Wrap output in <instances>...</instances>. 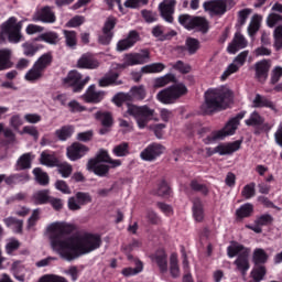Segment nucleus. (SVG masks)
<instances>
[{"mask_svg": "<svg viewBox=\"0 0 282 282\" xmlns=\"http://www.w3.org/2000/svg\"><path fill=\"white\" fill-rule=\"evenodd\" d=\"M135 268H126L122 270L123 276H135V274H140L143 270V265L140 261H137Z\"/></svg>", "mask_w": 282, "mask_h": 282, "instance_id": "58", "label": "nucleus"}, {"mask_svg": "<svg viewBox=\"0 0 282 282\" xmlns=\"http://www.w3.org/2000/svg\"><path fill=\"white\" fill-rule=\"evenodd\" d=\"M3 221L7 226V228H11V230H13V232H15V234L23 232V220L17 219L14 217H8Z\"/></svg>", "mask_w": 282, "mask_h": 282, "instance_id": "36", "label": "nucleus"}, {"mask_svg": "<svg viewBox=\"0 0 282 282\" xmlns=\"http://www.w3.org/2000/svg\"><path fill=\"white\" fill-rule=\"evenodd\" d=\"M166 151V148L160 143H152L148 145L141 153V160L145 162H153V160H158L160 155H162Z\"/></svg>", "mask_w": 282, "mask_h": 282, "instance_id": "13", "label": "nucleus"}, {"mask_svg": "<svg viewBox=\"0 0 282 282\" xmlns=\"http://www.w3.org/2000/svg\"><path fill=\"white\" fill-rule=\"evenodd\" d=\"M170 273L173 279H177L180 276V264L177 263V256L172 253L170 257Z\"/></svg>", "mask_w": 282, "mask_h": 282, "instance_id": "48", "label": "nucleus"}, {"mask_svg": "<svg viewBox=\"0 0 282 282\" xmlns=\"http://www.w3.org/2000/svg\"><path fill=\"white\" fill-rule=\"evenodd\" d=\"M96 120H100L102 127H111L113 124V118L111 117V113L109 112H96L95 113Z\"/></svg>", "mask_w": 282, "mask_h": 282, "instance_id": "51", "label": "nucleus"}, {"mask_svg": "<svg viewBox=\"0 0 282 282\" xmlns=\"http://www.w3.org/2000/svg\"><path fill=\"white\" fill-rule=\"evenodd\" d=\"M63 34H64V39H65V43H66L67 47H75L77 45L78 37H77L75 31L64 30Z\"/></svg>", "mask_w": 282, "mask_h": 282, "instance_id": "50", "label": "nucleus"}, {"mask_svg": "<svg viewBox=\"0 0 282 282\" xmlns=\"http://www.w3.org/2000/svg\"><path fill=\"white\" fill-rule=\"evenodd\" d=\"M151 59V53L143 50L140 53H128L123 56L122 64H112V69H127V67H133V65H144Z\"/></svg>", "mask_w": 282, "mask_h": 282, "instance_id": "9", "label": "nucleus"}, {"mask_svg": "<svg viewBox=\"0 0 282 282\" xmlns=\"http://www.w3.org/2000/svg\"><path fill=\"white\" fill-rule=\"evenodd\" d=\"M40 282H68L67 279L56 274H45L40 279Z\"/></svg>", "mask_w": 282, "mask_h": 282, "instance_id": "64", "label": "nucleus"}, {"mask_svg": "<svg viewBox=\"0 0 282 282\" xmlns=\"http://www.w3.org/2000/svg\"><path fill=\"white\" fill-rule=\"evenodd\" d=\"M32 160H34V154H22L17 161V171H25V169H32Z\"/></svg>", "mask_w": 282, "mask_h": 282, "instance_id": "30", "label": "nucleus"}, {"mask_svg": "<svg viewBox=\"0 0 282 282\" xmlns=\"http://www.w3.org/2000/svg\"><path fill=\"white\" fill-rule=\"evenodd\" d=\"M232 105V91L226 86L209 88L205 91V102L200 106L204 113H215L224 111Z\"/></svg>", "mask_w": 282, "mask_h": 282, "instance_id": "2", "label": "nucleus"}, {"mask_svg": "<svg viewBox=\"0 0 282 282\" xmlns=\"http://www.w3.org/2000/svg\"><path fill=\"white\" fill-rule=\"evenodd\" d=\"M0 45H3L9 41V43H21V23L17 22V18L11 17L2 23L0 26Z\"/></svg>", "mask_w": 282, "mask_h": 282, "instance_id": "5", "label": "nucleus"}, {"mask_svg": "<svg viewBox=\"0 0 282 282\" xmlns=\"http://www.w3.org/2000/svg\"><path fill=\"white\" fill-rule=\"evenodd\" d=\"M106 93L104 90L96 89V85H90L84 95H82V100H85L91 105H98L105 100Z\"/></svg>", "mask_w": 282, "mask_h": 282, "instance_id": "14", "label": "nucleus"}, {"mask_svg": "<svg viewBox=\"0 0 282 282\" xmlns=\"http://www.w3.org/2000/svg\"><path fill=\"white\" fill-rule=\"evenodd\" d=\"M153 36L155 39H159V41H166V39H171V36H175V31H172L171 33L164 35V30L162 26H154L152 30Z\"/></svg>", "mask_w": 282, "mask_h": 282, "instance_id": "53", "label": "nucleus"}, {"mask_svg": "<svg viewBox=\"0 0 282 282\" xmlns=\"http://www.w3.org/2000/svg\"><path fill=\"white\" fill-rule=\"evenodd\" d=\"M254 187H256L254 183H250L246 185L241 191L242 197H245V199H252V197H254L256 195Z\"/></svg>", "mask_w": 282, "mask_h": 282, "instance_id": "61", "label": "nucleus"}, {"mask_svg": "<svg viewBox=\"0 0 282 282\" xmlns=\"http://www.w3.org/2000/svg\"><path fill=\"white\" fill-rule=\"evenodd\" d=\"M164 69H166V65L163 63H152L141 67V74H161Z\"/></svg>", "mask_w": 282, "mask_h": 282, "instance_id": "38", "label": "nucleus"}, {"mask_svg": "<svg viewBox=\"0 0 282 282\" xmlns=\"http://www.w3.org/2000/svg\"><path fill=\"white\" fill-rule=\"evenodd\" d=\"M138 41H140V34L135 31H130L126 39L120 40L117 43V52H127V50H131Z\"/></svg>", "mask_w": 282, "mask_h": 282, "instance_id": "19", "label": "nucleus"}, {"mask_svg": "<svg viewBox=\"0 0 282 282\" xmlns=\"http://www.w3.org/2000/svg\"><path fill=\"white\" fill-rule=\"evenodd\" d=\"M264 119L259 115V112L253 111L250 113L249 118L245 121L247 127H261L263 124Z\"/></svg>", "mask_w": 282, "mask_h": 282, "instance_id": "42", "label": "nucleus"}, {"mask_svg": "<svg viewBox=\"0 0 282 282\" xmlns=\"http://www.w3.org/2000/svg\"><path fill=\"white\" fill-rule=\"evenodd\" d=\"M188 88L183 83L174 84L156 94V100L162 105H175L182 96H186Z\"/></svg>", "mask_w": 282, "mask_h": 282, "instance_id": "6", "label": "nucleus"}, {"mask_svg": "<svg viewBox=\"0 0 282 282\" xmlns=\"http://www.w3.org/2000/svg\"><path fill=\"white\" fill-rule=\"evenodd\" d=\"M252 107L261 108V107H268V109H272L273 111L276 109L274 104L270 101L267 97H263L261 95H256V97L252 100Z\"/></svg>", "mask_w": 282, "mask_h": 282, "instance_id": "35", "label": "nucleus"}, {"mask_svg": "<svg viewBox=\"0 0 282 282\" xmlns=\"http://www.w3.org/2000/svg\"><path fill=\"white\" fill-rule=\"evenodd\" d=\"M270 67H272V62L270 59H262L254 64L256 78L259 83H265V80H268Z\"/></svg>", "mask_w": 282, "mask_h": 282, "instance_id": "16", "label": "nucleus"}, {"mask_svg": "<svg viewBox=\"0 0 282 282\" xmlns=\"http://www.w3.org/2000/svg\"><path fill=\"white\" fill-rule=\"evenodd\" d=\"M58 173L62 175V177L67 178L69 175H72L73 167L69 163L64 162L58 164L57 163Z\"/></svg>", "mask_w": 282, "mask_h": 282, "instance_id": "59", "label": "nucleus"}, {"mask_svg": "<svg viewBox=\"0 0 282 282\" xmlns=\"http://www.w3.org/2000/svg\"><path fill=\"white\" fill-rule=\"evenodd\" d=\"M11 58H12V50L10 48L0 50V72L10 69Z\"/></svg>", "mask_w": 282, "mask_h": 282, "instance_id": "34", "label": "nucleus"}, {"mask_svg": "<svg viewBox=\"0 0 282 282\" xmlns=\"http://www.w3.org/2000/svg\"><path fill=\"white\" fill-rule=\"evenodd\" d=\"M267 25L269 28H282V17L276 13H271L267 18Z\"/></svg>", "mask_w": 282, "mask_h": 282, "instance_id": "56", "label": "nucleus"}, {"mask_svg": "<svg viewBox=\"0 0 282 282\" xmlns=\"http://www.w3.org/2000/svg\"><path fill=\"white\" fill-rule=\"evenodd\" d=\"M90 79L91 78L89 76H86L83 79V75H80L78 70H70L65 78V83L66 85L73 87L74 94H80V91H83L84 87L87 83H89Z\"/></svg>", "mask_w": 282, "mask_h": 282, "instance_id": "11", "label": "nucleus"}, {"mask_svg": "<svg viewBox=\"0 0 282 282\" xmlns=\"http://www.w3.org/2000/svg\"><path fill=\"white\" fill-rule=\"evenodd\" d=\"M251 276L254 282L263 281V276H265V267H256L251 272Z\"/></svg>", "mask_w": 282, "mask_h": 282, "instance_id": "62", "label": "nucleus"}, {"mask_svg": "<svg viewBox=\"0 0 282 282\" xmlns=\"http://www.w3.org/2000/svg\"><path fill=\"white\" fill-rule=\"evenodd\" d=\"M33 175L41 186H47V184H50V176L40 167L33 170Z\"/></svg>", "mask_w": 282, "mask_h": 282, "instance_id": "43", "label": "nucleus"}, {"mask_svg": "<svg viewBox=\"0 0 282 282\" xmlns=\"http://www.w3.org/2000/svg\"><path fill=\"white\" fill-rule=\"evenodd\" d=\"M70 113H83L87 111V107L83 106L78 100L73 99L67 104Z\"/></svg>", "mask_w": 282, "mask_h": 282, "instance_id": "54", "label": "nucleus"}, {"mask_svg": "<svg viewBox=\"0 0 282 282\" xmlns=\"http://www.w3.org/2000/svg\"><path fill=\"white\" fill-rule=\"evenodd\" d=\"M50 191L48 189H41L33 193L32 202L36 206H42L43 204H47L50 202Z\"/></svg>", "mask_w": 282, "mask_h": 282, "instance_id": "32", "label": "nucleus"}, {"mask_svg": "<svg viewBox=\"0 0 282 282\" xmlns=\"http://www.w3.org/2000/svg\"><path fill=\"white\" fill-rule=\"evenodd\" d=\"M192 213L195 221H204V203L199 198L193 202Z\"/></svg>", "mask_w": 282, "mask_h": 282, "instance_id": "31", "label": "nucleus"}, {"mask_svg": "<svg viewBox=\"0 0 282 282\" xmlns=\"http://www.w3.org/2000/svg\"><path fill=\"white\" fill-rule=\"evenodd\" d=\"M275 50L282 48V26H276L273 32Z\"/></svg>", "mask_w": 282, "mask_h": 282, "instance_id": "63", "label": "nucleus"}, {"mask_svg": "<svg viewBox=\"0 0 282 282\" xmlns=\"http://www.w3.org/2000/svg\"><path fill=\"white\" fill-rule=\"evenodd\" d=\"M40 164L43 166H48L50 169H54V166H58V159L56 155L50 151H43L40 156Z\"/></svg>", "mask_w": 282, "mask_h": 282, "instance_id": "27", "label": "nucleus"}, {"mask_svg": "<svg viewBox=\"0 0 282 282\" xmlns=\"http://www.w3.org/2000/svg\"><path fill=\"white\" fill-rule=\"evenodd\" d=\"M203 8L206 12L212 14H224L226 12V1L224 0H212L204 2Z\"/></svg>", "mask_w": 282, "mask_h": 282, "instance_id": "24", "label": "nucleus"}, {"mask_svg": "<svg viewBox=\"0 0 282 282\" xmlns=\"http://www.w3.org/2000/svg\"><path fill=\"white\" fill-rule=\"evenodd\" d=\"M252 210H254L252 204L247 203L236 210V216L238 217V219H245V217H250L252 215Z\"/></svg>", "mask_w": 282, "mask_h": 282, "instance_id": "44", "label": "nucleus"}, {"mask_svg": "<svg viewBox=\"0 0 282 282\" xmlns=\"http://www.w3.org/2000/svg\"><path fill=\"white\" fill-rule=\"evenodd\" d=\"M246 251H250V249L243 247L239 242H230V246L227 248V254L229 259H235V257H239V254H246Z\"/></svg>", "mask_w": 282, "mask_h": 282, "instance_id": "29", "label": "nucleus"}, {"mask_svg": "<svg viewBox=\"0 0 282 282\" xmlns=\"http://www.w3.org/2000/svg\"><path fill=\"white\" fill-rule=\"evenodd\" d=\"M74 230H76L74 224L67 221H54L46 226L44 235L47 237L53 252H56L61 259H65L73 240L63 238L65 235H72Z\"/></svg>", "mask_w": 282, "mask_h": 282, "instance_id": "1", "label": "nucleus"}, {"mask_svg": "<svg viewBox=\"0 0 282 282\" xmlns=\"http://www.w3.org/2000/svg\"><path fill=\"white\" fill-rule=\"evenodd\" d=\"M77 67L80 69H98L100 67V62L95 59L89 54H84L77 62Z\"/></svg>", "mask_w": 282, "mask_h": 282, "instance_id": "25", "label": "nucleus"}, {"mask_svg": "<svg viewBox=\"0 0 282 282\" xmlns=\"http://www.w3.org/2000/svg\"><path fill=\"white\" fill-rule=\"evenodd\" d=\"M243 118H246V112L243 111L231 118L224 129L214 131L210 133V135L205 138V144H213V142H216V140H224V138H227V135H235V131H237L239 122H241Z\"/></svg>", "mask_w": 282, "mask_h": 282, "instance_id": "7", "label": "nucleus"}, {"mask_svg": "<svg viewBox=\"0 0 282 282\" xmlns=\"http://www.w3.org/2000/svg\"><path fill=\"white\" fill-rule=\"evenodd\" d=\"M171 83H175V75L166 74L164 76L158 77L154 79V87H166V85H171Z\"/></svg>", "mask_w": 282, "mask_h": 282, "instance_id": "45", "label": "nucleus"}, {"mask_svg": "<svg viewBox=\"0 0 282 282\" xmlns=\"http://www.w3.org/2000/svg\"><path fill=\"white\" fill-rule=\"evenodd\" d=\"M130 100H144L147 98V88L143 85L134 86L128 93Z\"/></svg>", "mask_w": 282, "mask_h": 282, "instance_id": "37", "label": "nucleus"}, {"mask_svg": "<svg viewBox=\"0 0 282 282\" xmlns=\"http://www.w3.org/2000/svg\"><path fill=\"white\" fill-rule=\"evenodd\" d=\"M177 1L175 0H164L159 4V10L161 12V17L167 23H173V12H175V4Z\"/></svg>", "mask_w": 282, "mask_h": 282, "instance_id": "17", "label": "nucleus"}, {"mask_svg": "<svg viewBox=\"0 0 282 282\" xmlns=\"http://www.w3.org/2000/svg\"><path fill=\"white\" fill-rule=\"evenodd\" d=\"M249 257H250V251H245V254H239L234 262L235 265L237 267V270H239V272H241L242 274L250 270Z\"/></svg>", "mask_w": 282, "mask_h": 282, "instance_id": "26", "label": "nucleus"}, {"mask_svg": "<svg viewBox=\"0 0 282 282\" xmlns=\"http://www.w3.org/2000/svg\"><path fill=\"white\" fill-rule=\"evenodd\" d=\"M74 126H64L55 131L56 138L62 142H65L70 135H74Z\"/></svg>", "mask_w": 282, "mask_h": 282, "instance_id": "40", "label": "nucleus"}, {"mask_svg": "<svg viewBox=\"0 0 282 282\" xmlns=\"http://www.w3.org/2000/svg\"><path fill=\"white\" fill-rule=\"evenodd\" d=\"M52 63V55L50 53L43 54L36 62L35 66H37L42 72H45L47 66Z\"/></svg>", "mask_w": 282, "mask_h": 282, "instance_id": "52", "label": "nucleus"}, {"mask_svg": "<svg viewBox=\"0 0 282 282\" xmlns=\"http://www.w3.org/2000/svg\"><path fill=\"white\" fill-rule=\"evenodd\" d=\"M36 41H44V43H48V45H57L61 37H58V33L50 31L39 35Z\"/></svg>", "mask_w": 282, "mask_h": 282, "instance_id": "39", "label": "nucleus"}, {"mask_svg": "<svg viewBox=\"0 0 282 282\" xmlns=\"http://www.w3.org/2000/svg\"><path fill=\"white\" fill-rule=\"evenodd\" d=\"M131 96H129V93H119L113 96L112 102L117 106L120 107L121 105H124V102H130Z\"/></svg>", "mask_w": 282, "mask_h": 282, "instance_id": "57", "label": "nucleus"}, {"mask_svg": "<svg viewBox=\"0 0 282 282\" xmlns=\"http://www.w3.org/2000/svg\"><path fill=\"white\" fill-rule=\"evenodd\" d=\"M116 28V18H109L102 29V34L99 35V43L101 45H109L111 39H113L112 30Z\"/></svg>", "mask_w": 282, "mask_h": 282, "instance_id": "15", "label": "nucleus"}, {"mask_svg": "<svg viewBox=\"0 0 282 282\" xmlns=\"http://www.w3.org/2000/svg\"><path fill=\"white\" fill-rule=\"evenodd\" d=\"M261 21H262V18L259 14H254L251 18L250 24L248 26V34H249V36L252 37V36H254V34L257 32H259V28H261Z\"/></svg>", "mask_w": 282, "mask_h": 282, "instance_id": "41", "label": "nucleus"}, {"mask_svg": "<svg viewBox=\"0 0 282 282\" xmlns=\"http://www.w3.org/2000/svg\"><path fill=\"white\" fill-rule=\"evenodd\" d=\"M156 193L160 197H166V195L169 197V195H171V186L169 183H166V181H161L159 183Z\"/></svg>", "mask_w": 282, "mask_h": 282, "instance_id": "60", "label": "nucleus"}, {"mask_svg": "<svg viewBox=\"0 0 282 282\" xmlns=\"http://www.w3.org/2000/svg\"><path fill=\"white\" fill-rule=\"evenodd\" d=\"M246 47H248V40H246L241 33H236L234 40L227 47V52L229 54H237L239 50H243Z\"/></svg>", "mask_w": 282, "mask_h": 282, "instance_id": "21", "label": "nucleus"}, {"mask_svg": "<svg viewBox=\"0 0 282 282\" xmlns=\"http://www.w3.org/2000/svg\"><path fill=\"white\" fill-rule=\"evenodd\" d=\"M109 152L106 150H99L96 158L88 161L87 169L98 175L105 177L109 173V167L106 165L109 162Z\"/></svg>", "mask_w": 282, "mask_h": 282, "instance_id": "8", "label": "nucleus"}, {"mask_svg": "<svg viewBox=\"0 0 282 282\" xmlns=\"http://www.w3.org/2000/svg\"><path fill=\"white\" fill-rule=\"evenodd\" d=\"M151 260L156 263L160 272L163 274L169 272V260L166 251L163 249L158 250L154 254L151 256Z\"/></svg>", "mask_w": 282, "mask_h": 282, "instance_id": "20", "label": "nucleus"}, {"mask_svg": "<svg viewBox=\"0 0 282 282\" xmlns=\"http://www.w3.org/2000/svg\"><path fill=\"white\" fill-rule=\"evenodd\" d=\"M43 77V70L33 65V67L25 74V80H29L30 83H34V80H39V78Z\"/></svg>", "mask_w": 282, "mask_h": 282, "instance_id": "47", "label": "nucleus"}, {"mask_svg": "<svg viewBox=\"0 0 282 282\" xmlns=\"http://www.w3.org/2000/svg\"><path fill=\"white\" fill-rule=\"evenodd\" d=\"M112 153L116 155V158H127V155H129V143L122 142L116 145L112 149Z\"/></svg>", "mask_w": 282, "mask_h": 282, "instance_id": "49", "label": "nucleus"}, {"mask_svg": "<svg viewBox=\"0 0 282 282\" xmlns=\"http://www.w3.org/2000/svg\"><path fill=\"white\" fill-rule=\"evenodd\" d=\"M248 51H242L239 55L235 57L231 64L227 66L223 75L220 76L221 80L228 79V77L232 76V74H237L243 65H246V61H248Z\"/></svg>", "mask_w": 282, "mask_h": 282, "instance_id": "12", "label": "nucleus"}, {"mask_svg": "<svg viewBox=\"0 0 282 282\" xmlns=\"http://www.w3.org/2000/svg\"><path fill=\"white\" fill-rule=\"evenodd\" d=\"M265 261H268V253H265V250L256 249L253 251V263H256V265H259L261 263H265Z\"/></svg>", "mask_w": 282, "mask_h": 282, "instance_id": "55", "label": "nucleus"}, {"mask_svg": "<svg viewBox=\"0 0 282 282\" xmlns=\"http://www.w3.org/2000/svg\"><path fill=\"white\" fill-rule=\"evenodd\" d=\"M178 23L185 28V30H199L200 32L208 31V21L199 17H191L188 14H183L178 17Z\"/></svg>", "mask_w": 282, "mask_h": 282, "instance_id": "10", "label": "nucleus"}, {"mask_svg": "<svg viewBox=\"0 0 282 282\" xmlns=\"http://www.w3.org/2000/svg\"><path fill=\"white\" fill-rule=\"evenodd\" d=\"M102 240L96 234H86L77 239H73L64 257V261H75L78 257L83 254H89L94 250L100 248Z\"/></svg>", "mask_w": 282, "mask_h": 282, "instance_id": "3", "label": "nucleus"}, {"mask_svg": "<svg viewBox=\"0 0 282 282\" xmlns=\"http://www.w3.org/2000/svg\"><path fill=\"white\" fill-rule=\"evenodd\" d=\"M124 116H133L137 127L139 129H147L149 122L153 120L155 116V110L151 109L149 106H135L132 104H127V111Z\"/></svg>", "mask_w": 282, "mask_h": 282, "instance_id": "4", "label": "nucleus"}, {"mask_svg": "<svg viewBox=\"0 0 282 282\" xmlns=\"http://www.w3.org/2000/svg\"><path fill=\"white\" fill-rule=\"evenodd\" d=\"M241 149L240 141H234L231 143H223L218 147L214 148L210 153H218L219 155H230V153H235Z\"/></svg>", "mask_w": 282, "mask_h": 282, "instance_id": "22", "label": "nucleus"}, {"mask_svg": "<svg viewBox=\"0 0 282 282\" xmlns=\"http://www.w3.org/2000/svg\"><path fill=\"white\" fill-rule=\"evenodd\" d=\"M19 248H21V242L15 238H9L4 246L6 253L10 257L14 254Z\"/></svg>", "mask_w": 282, "mask_h": 282, "instance_id": "46", "label": "nucleus"}, {"mask_svg": "<svg viewBox=\"0 0 282 282\" xmlns=\"http://www.w3.org/2000/svg\"><path fill=\"white\" fill-rule=\"evenodd\" d=\"M89 152V148L82 143H73L67 148V158L72 160V162H76V160H80L84 155H87Z\"/></svg>", "mask_w": 282, "mask_h": 282, "instance_id": "18", "label": "nucleus"}, {"mask_svg": "<svg viewBox=\"0 0 282 282\" xmlns=\"http://www.w3.org/2000/svg\"><path fill=\"white\" fill-rule=\"evenodd\" d=\"M118 73H108L99 79V87H109L111 85H122V80L118 79Z\"/></svg>", "mask_w": 282, "mask_h": 282, "instance_id": "33", "label": "nucleus"}, {"mask_svg": "<svg viewBox=\"0 0 282 282\" xmlns=\"http://www.w3.org/2000/svg\"><path fill=\"white\" fill-rule=\"evenodd\" d=\"M33 20L41 21L42 23H56V15L52 8L44 7L34 14Z\"/></svg>", "mask_w": 282, "mask_h": 282, "instance_id": "23", "label": "nucleus"}, {"mask_svg": "<svg viewBox=\"0 0 282 282\" xmlns=\"http://www.w3.org/2000/svg\"><path fill=\"white\" fill-rule=\"evenodd\" d=\"M11 272L14 279H17V281H20V282L25 281L26 269L23 265L22 261H14L11 265Z\"/></svg>", "mask_w": 282, "mask_h": 282, "instance_id": "28", "label": "nucleus"}]
</instances>
